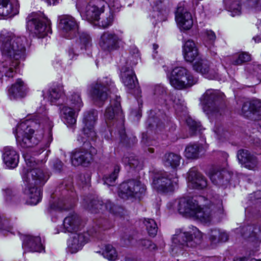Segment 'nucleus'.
Segmentation results:
<instances>
[{"mask_svg": "<svg viewBox=\"0 0 261 261\" xmlns=\"http://www.w3.org/2000/svg\"><path fill=\"white\" fill-rule=\"evenodd\" d=\"M24 37L16 36L10 33H2L0 36V49L2 59L0 61V80L5 75L13 77L19 65V60L25 51Z\"/></svg>", "mask_w": 261, "mask_h": 261, "instance_id": "obj_1", "label": "nucleus"}, {"mask_svg": "<svg viewBox=\"0 0 261 261\" xmlns=\"http://www.w3.org/2000/svg\"><path fill=\"white\" fill-rule=\"evenodd\" d=\"M24 160L27 165V168L24 169L22 174L25 185L24 193L28 197L27 202L29 204L36 205L41 199V190L37 186L44 184L49 178V174L40 168L34 157L26 155Z\"/></svg>", "mask_w": 261, "mask_h": 261, "instance_id": "obj_2", "label": "nucleus"}, {"mask_svg": "<svg viewBox=\"0 0 261 261\" xmlns=\"http://www.w3.org/2000/svg\"><path fill=\"white\" fill-rule=\"evenodd\" d=\"M203 111L211 119H219L224 114V95L219 90H207L200 97Z\"/></svg>", "mask_w": 261, "mask_h": 261, "instance_id": "obj_3", "label": "nucleus"}, {"mask_svg": "<svg viewBox=\"0 0 261 261\" xmlns=\"http://www.w3.org/2000/svg\"><path fill=\"white\" fill-rule=\"evenodd\" d=\"M178 210L180 214L199 220L204 223L212 219L210 207L205 206L201 208L197 200L190 197H183L179 199Z\"/></svg>", "mask_w": 261, "mask_h": 261, "instance_id": "obj_4", "label": "nucleus"}, {"mask_svg": "<svg viewBox=\"0 0 261 261\" xmlns=\"http://www.w3.org/2000/svg\"><path fill=\"white\" fill-rule=\"evenodd\" d=\"M28 120L19 123L16 127L15 137L17 143L22 147H31L38 145L43 138L41 130L35 132L32 127H35L36 123Z\"/></svg>", "mask_w": 261, "mask_h": 261, "instance_id": "obj_5", "label": "nucleus"}, {"mask_svg": "<svg viewBox=\"0 0 261 261\" xmlns=\"http://www.w3.org/2000/svg\"><path fill=\"white\" fill-rule=\"evenodd\" d=\"M171 85L177 89H182L196 84L198 79L194 77L186 68L176 67L169 77Z\"/></svg>", "mask_w": 261, "mask_h": 261, "instance_id": "obj_6", "label": "nucleus"}, {"mask_svg": "<svg viewBox=\"0 0 261 261\" xmlns=\"http://www.w3.org/2000/svg\"><path fill=\"white\" fill-rule=\"evenodd\" d=\"M27 28L30 33L38 38H43L51 33L50 21L47 18H41L35 13L28 17Z\"/></svg>", "mask_w": 261, "mask_h": 261, "instance_id": "obj_7", "label": "nucleus"}, {"mask_svg": "<svg viewBox=\"0 0 261 261\" xmlns=\"http://www.w3.org/2000/svg\"><path fill=\"white\" fill-rule=\"evenodd\" d=\"M145 186L139 180L132 179L122 182L119 186V195L122 198L135 197L140 198L145 194Z\"/></svg>", "mask_w": 261, "mask_h": 261, "instance_id": "obj_8", "label": "nucleus"}, {"mask_svg": "<svg viewBox=\"0 0 261 261\" xmlns=\"http://www.w3.org/2000/svg\"><path fill=\"white\" fill-rule=\"evenodd\" d=\"M202 238V233L195 227H193L190 232L182 231L177 229L172 238L173 243L177 245L194 246L192 242L195 244L200 243Z\"/></svg>", "mask_w": 261, "mask_h": 261, "instance_id": "obj_9", "label": "nucleus"}, {"mask_svg": "<svg viewBox=\"0 0 261 261\" xmlns=\"http://www.w3.org/2000/svg\"><path fill=\"white\" fill-rule=\"evenodd\" d=\"M178 181L176 173L174 175H171L165 172H161L154 176L152 186L157 191L167 192L173 191L177 186Z\"/></svg>", "mask_w": 261, "mask_h": 261, "instance_id": "obj_10", "label": "nucleus"}, {"mask_svg": "<svg viewBox=\"0 0 261 261\" xmlns=\"http://www.w3.org/2000/svg\"><path fill=\"white\" fill-rule=\"evenodd\" d=\"M112 85L111 80L108 77L99 79L93 83L90 86V92L94 100L96 102L106 100Z\"/></svg>", "mask_w": 261, "mask_h": 261, "instance_id": "obj_11", "label": "nucleus"}, {"mask_svg": "<svg viewBox=\"0 0 261 261\" xmlns=\"http://www.w3.org/2000/svg\"><path fill=\"white\" fill-rule=\"evenodd\" d=\"M123 43V38L121 35L110 31L103 32L98 41L101 48L109 52L118 49Z\"/></svg>", "mask_w": 261, "mask_h": 261, "instance_id": "obj_12", "label": "nucleus"}, {"mask_svg": "<svg viewBox=\"0 0 261 261\" xmlns=\"http://www.w3.org/2000/svg\"><path fill=\"white\" fill-rule=\"evenodd\" d=\"M106 4L103 0H93L81 8V15L89 21L98 20Z\"/></svg>", "mask_w": 261, "mask_h": 261, "instance_id": "obj_13", "label": "nucleus"}, {"mask_svg": "<svg viewBox=\"0 0 261 261\" xmlns=\"http://www.w3.org/2000/svg\"><path fill=\"white\" fill-rule=\"evenodd\" d=\"M193 68L207 79L214 80L218 77L217 68L206 60L200 58L193 64Z\"/></svg>", "mask_w": 261, "mask_h": 261, "instance_id": "obj_14", "label": "nucleus"}, {"mask_svg": "<svg viewBox=\"0 0 261 261\" xmlns=\"http://www.w3.org/2000/svg\"><path fill=\"white\" fill-rule=\"evenodd\" d=\"M175 19L180 28L184 30L190 29L193 24L191 14L185 9V3L181 2L177 6Z\"/></svg>", "mask_w": 261, "mask_h": 261, "instance_id": "obj_15", "label": "nucleus"}, {"mask_svg": "<svg viewBox=\"0 0 261 261\" xmlns=\"http://www.w3.org/2000/svg\"><path fill=\"white\" fill-rule=\"evenodd\" d=\"M88 207L92 213H102L105 210H108L110 213L118 216H121V213L123 211L121 207L114 205L110 201L104 203L102 201L97 199L92 200Z\"/></svg>", "mask_w": 261, "mask_h": 261, "instance_id": "obj_16", "label": "nucleus"}, {"mask_svg": "<svg viewBox=\"0 0 261 261\" xmlns=\"http://www.w3.org/2000/svg\"><path fill=\"white\" fill-rule=\"evenodd\" d=\"M95 153L96 150L92 147H90L89 151L84 148L76 149L73 152L71 157L72 164L74 166H86L90 163L92 160L93 154Z\"/></svg>", "mask_w": 261, "mask_h": 261, "instance_id": "obj_17", "label": "nucleus"}, {"mask_svg": "<svg viewBox=\"0 0 261 261\" xmlns=\"http://www.w3.org/2000/svg\"><path fill=\"white\" fill-rule=\"evenodd\" d=\"M59 26L63 32L67 33L66 38L71 39L79 30V24L74 17L69 15L60 17Z\"/></svg>", "mask_w": 261, "mask_h": 261, "instance_id": "obj_18", "label": "nucleus"}, {"mask_svg": "<svg viewBox=\"0 0 261 261\" xmlns=\"http://www.w3.org/2000/svg\"><path fill=\"white\" fill-rule=\"evenodd\" d=\"M91 45V38L90 35L84 32L80 33L79 39L69 49L68 54L70 58L73 59L74 56H77L81 51L89 48Z\"/></svg>", "mask_w": 261, "mask_h": 261, "instance_id": "obj_19", "label": "nucleus"}, {"mask_svg": "<svg viewBox=\"0 0 261 261\" xmlns=\"http://www.w3.org/2000/svg\"><path fill=\"white\" fill-rule=\"evenodd\" d=\"M90 236L88 232L74 233L68 241V248L69 251L71 253H75L81 250L89 241Z\"/></svg>", "mask_w": 261, "mask_h": 261, "instance_id": "obj_20", "label": "nucleus"}, {"mask_svg": "<svg viewBox=\"0 0 261 261\" xmlns=\"http://www.w3.org/2000/svg\"><path fill=\"white\" fill-rule=\"evenodd\" d=\"M97 117V113L96 111L94 110L85 113L84 116L83 122L84 126L82 133L86 137L90 139H94L96 137L94 126Z\"/></svg>", "mask_w": 261, "mask_h": 261, "instance_id": "obj_21", "label": "nucleus"}, {"mask_svg": "<svg viewBox=\"0 0 261 261\" xmlns=\"http://www.w3.org/2000/svg\"><path fill=\"white\" fill-rule=\"evenodd\" d=\"M242 115L255 120L261 119V101L253 100L245 102L242 108Z\"/></svg>", "mask_w": 261, "mask_h": 261, "instance_id": "obj_22", "label": "nucleus"}, {"mask_svg": "<svg viewBox=\"0 0 261 261\" xmlns=\"http://www.w3.org/2000/svg\"><path fill=\"white\" fill-rule=\"evenodd\" d=\"M188 187L192 189H203L207 186L205 177L195 168L191 169L188 172Z\"/></svg>", "mask_w": 261, "mask_h": 261, "instance_id": "obj_23", "label": "nucleus"}, {"mask_svg": "<svg viewBox=\"0 0 261 261\" xmlns=\"http://www.w3.org/2000/svg\"><path fill=\"white\" fill-rule=\"evenodd\" d=\"M82 228V225L80 218L77 214H72L67 216L64 219L61 231L76 232Z\"/></svg>", "mask_w": 261, "mask_h": 261, "instance_id": "obj_24", "label": "nucleus"}, {"mask_svg": "<svg viewBox=\"0 0 261 261\" xmlns=\"http://www.w3.org/2000/svg\"><path fill=\"white\" fill-rule=\"evenodd\" d=\"M237 157L239 162L250 170H254L258 165V160L256 156L251 154L247 150H239Z\"/></svg>", "mask_w": 261, "mask_h": 261, "instance_id": "obj_25", "label": "nucleus"}, {"mask_svg": "<svg viewBox=\"0 0 261 261\" xmlns=\"http://www.w3.org/2000/svg\"><path fill=\"white\" fill-rule=\"evenodd\" d=\"M22 247L24 252H41L44 249L39 237L28 235L23 237Z\"/></svg>", "mask_w": 261, "mask_h": 261, "instance_id": "obj_26", "label": "nucleus"}, {"mask_svg": "<svg viewBox=\"0 0 261 261\" xmlns=\"http://www.w3.org/2000/svg\"><path fill=\"white\" fill-rule=\"evenodd\" d=\"M19 4L17 1L0 0V16L12 17L19 12Z\"/></svg>", "mask_w": 261, "mask_h": 261, "instance_id": "obj_27", "label": "nucleus"}, {"mask_svg": "<svg viewBox=\"0 0 261 261\" xmlns=\"http://www.w3.org/2000/svg\"><path fill=\"white\" fill-rule=\"evenodd\" d=\"M182 54L187 62H193L200 58L197 47L192 40L186 41L182 46Z\"/></svg>", "mask_w": 261, "mask_h": 261, "instance_id": "obj_28", "label": "nucleus"}, {"mask_svg": "<svg viewBox=\"0 0 261 261\" xmlns=\"http://www.w3.org/2000/svg\"><path fill=\"white\" fill-rule=\"evenodd\" d=\"M120 75L122 83L128 89H133L136 87L138 81L133 69L122 67Z\"/></svg>", "mask_w": 261, "mask_h": 261, "instance_id": "obj_29", "label": "nucleus"}, {"mask_svg": "<svg viewBox=\"0 0 261 261\" xmlns=\"http://www.w3.org/2000/svg\"><path fill=\"white\" fill-rule=\"evenodd\" d=\"M3 161L9 168H15L19 162L18 153L11 147H6L4 149Z\"/></svg>", "mask_w": 261, "mask_h": 261, "instance_id": "obj_30", "label": "nucleus"}, {"mask_svg": "<svg viewBox=\"0 0 261 261\" xmlns=\"http://www.w3.org/2000/svg\"><path fill=\"white\" fill-rule=\"evenodd\" d=\"M110 107L107 108L105 114L106 120H112L115 117L123 118L120 101L118 100H111Z\"/></svg>", "mask_w": 261, "mask_h": 261, "instance_id": "obj_31", "label": "nucleus"}, {"mask_svg": "<svg viewBox=\"0 0 261 261\" xmlns=\"http://www.w3.org/2000/svg\"><path fill=\"white\" fill-rule=\"evenodd\" d=\"M79 112L75 109L68 106H64L61 110V115L64 122L70 126L76 123Z\"/></svg>", "mask_w": 261, "mask_h": 261, "instance_id": "obj_32", "label": "nucleus"}, {"mask_svg": "<svg viewBox=\"0 0 261 261\" xmlns=\"http://www.w3.org/2000/svg\"><path fill=\"white\" fill-rule=\"evenodd\" d=\"M26 86L21 79H18L9 89V95L11 99L23 97L26 92Z\"/></svg>", "mask_w": 261, "mask_h": 261, "instance_id": "obj_33", "label": "nucleus"}, {"mask_svg": "<svg viewBox=\"0 0 261 261\" xmlns=\"http://www.w3.org/2000/svg\"><path fill=\"white\" fill-rule=\"evenodd\" d=\"M181 159V157L179 154L170 152L164 155L163 162L165 166L174 169L179 166Z\"/></svg>", "mask_w": 261, "mask_h": 261, "instance_id": "obj_34", "label": "nucleus"}, {"mask_svg": "<svg viewBox=\"0 0 261 261\" xmlns=\"http://www.w3.org/2000/svg\"><path fill=\"white\" fill-rule=\"evenodd\" d=\"M228 173L224 170L219 171L213 169L210 173V177L212 181L215 185L223 186L228 182L227 179H224Z\"/></svg>", "mask_w": 261, "mask_h": 261, "instance_id": "obj_35", "label": "nucleus"}, {"mask_svg": "<svg viewBox=\"0 0 261 261\" xmlns=\"http://www.w3.org/2000/svg\"><path fill=\"white\" fill-rule=\"evenodd\" d=\"M228 238V234L219 229H214L209 233V239L212 243L216 244L220 242H226Z\"/></svg>", "mask_w": 261, "mask_h": 261, "instance_id": "obj_36", "label": "nucleus"}, {"mask_svg": "<svg viewBox=\"0 0 261 261\" xmlns=\"http://www.w3.org/2000/svg\"><path fill=\"white\" fill-rule=\"evenodd\" d=\"M140 59V56L138 49L135 46L130 48L129 55L125 61V65L122 67H129L132 69L134 66L137 65Z\"/></svg>", "mask_w": 261, "mask_h": 261, "instance_id": "obj_37", "label": "nucleus"}, {"mask_svg": "<svg viewBox=\"0 0 261 261\" xmlns=\"http://www.w3.org/2000/svg\"><path fill=\"white\" fill-rule=\"evenodd\" d=\"M120 170V166L118 164H115L111 173L103 176L104 184L109 186H114L116 180L117 179Z\"/></svg>", "mask_w": 261, "mask_h": 261, "instance_id": "obj_38", "label": "nucleus"}, {"mask_svg": "<svg viewBox=\"0 0 261 261\" xmlns=\"http://www.w3.org/2000/svg\"><path fill=\"white\" fill-rule=\"evenodd\" d=\"M101 254L105 258L110 261H116L118 259V253L116 249L110 244L105 246Z\"/></svg>", "mask_w": 261, "mask_h": 261, "instance_id": "obj_39", "label": "nucleus"}, {"mask_svg": "<svg viewBox=\"0 0 261 261\" xmlns=\"http://www.w3.org/2000/svg\"><path fill=\"white\" fill-rule=\"evenodd\" d=\"M199 154V146L197 144H189L185 150V155L188 159H197Z\"/></svg>", "mask_w": 261, "mask_h": 261, "instance_id": "obj_40", "label": "nucleus"}, {"mask_svg": "<svg viewBox=\"0 0 261 261\" xmlns=\"http://www.w3.org/2000/svg\"><path fill=\"white\" fill-rule=\"evenodd\" d=\"M39 125L46 126L48 128V140L46 143V146H48L50 143L52 141V136L51 134V122L49 120L47 117L45 115H40L38 119Z\"/></svg>", "mask_w": 261, "mask_h": 261, "instance_id": "obj_41", "label": "nucleus"}, {"mask_svg": "<svg viewBox=\"0 0 261 261\" xmlns=\"http://www.w3.org/2000/svg\"><path fill=\"white\" fill-rule=\"evenodd\" d=\"M69 101L72 108L75 109L77 112H79L83 106L81 95L79 93L73 92L69 98Z\"/></svg>", "mask_w": 261, "mask_h": 261, "instance_id": "obj_42", "label": "nucleus"}, {"mask_svg": "<svg viewBox=\"0 0 261 261\" xmlns=\"http://www.w3.org/2000/svg\"><path fill=\"white\" fill-rule=\"evenodd\" d=\"M122 161L125 165H129L131 168H136L141 166V162L138 158L133 154L124 155Z\"/></svg>", "mask_w": 261, "mask_h": 261, "instance_id": "obj_43", "label": "nucleus"}, {"mask_svg": "<svg viewBox=\"0 0 261 261\" xmlns=\"http://www.w3.org/2000/svg\"><path fill=\"white\" fill-rule=\"evenodd\" d=\"M64 90L61 86H57L50 88L48 91L49 98L53 102L59 99L63 94Z\"/></svg>", "mask_w": 261, "mask_h": 261, "instance_id": "obj_44", "label": "nucleus"}, {"mask_svg": "<svg viewBox=\"0 0 261 261\" xmlns=\"http://www.w3.org/2000/svg\"><path fill=\"white\" fill-rule=\"evenodd\" d=\"M144 223L149 236L154 237L158 231L156 223L154 220L151 219H145Z\"/></svg>", "mask_w": 261, "mask_h": 261, "instance_id": "obj_45", "label": "nucleus"}, {"mask_svg": "<svg viewBox=\"0 0 261 261\" xmlns=\"http://www.w3.org/2000/svg\"><path fill=\"white\" fill-rule=\"evenodd\" d=\"M187 124L189 126L192 134H195L197 132L201 130V126L199 122L193 119L191 117H188L186 120Z\"/></svg>", "mask_w": 261, "mask_h": 261, "instance_id": "obj_46", "label": "nucleus"}, {"mask_svg": "<svg viewBox=\"0 0 261 261\" xmlns=\"http://www.w3.org/2000/svg\"><path fill=\"white\" fill-rule=\"evenodd\" d=\"M251 60L250 55L247 53L240 54L237 58L232 61V64L234 65H239L242 63L249 61Z\"/></svg>", "mask_w": 261, "mask_h": 261, "instance_id": "obj_47", "label": "nucleus"}, {"mask_svg": "<svg viewBox=\"0 0 261 261\" xmlns=\"http://www.w3.org/2000/svg\"><path fill=\"white\" fill-rule=\"evenodd\" d=\"M137 246L141 247L142 249H147L150 250H154L156 248V245L151 241L146 239H141L137 241Z\"/></svg>", "mask_w": 261, "mask_h": 261, "instance_id": "obj_48", "label": "nucleus"}, {"mask_svg": "<svg viewBox=\"0 0 261 261\" xmlns=\"http://www.w3.org/2000/svg\"><path fill=\"white\" fill-rule=\"evenodd\" d=\"M229 11L232 16L239 15L241 12V7L239 1L233 2L229 7Z\"/></svg>", "mask_w": 261, "mask_h": 261, "instance_id": "obj_49", "label": "nucleus"}, {"mask_svg": "<svg viewBox=\"0 0 261 261\" xmlns=\"http://www.w3.org/2000/svg\"><path fill=\"white\" fill-rule=\"evenodd\" d=\"M50 213L53 211L67 210L69 208L66 206L65 201L63 200H59L56 204L54 203L50 205Z\"/></svg>", "mask_w": 261, "mask_h": 261, "instance_id": "obj_50", "label": "nucleus"}, {"mask_svg": "<svg viewBox=\"0 0 261 261\" xmlns=\"http://www.w3.org/2000/svg\"><path fill=\"white\" fill-rule=\"evenodd\" d=\"M114 16L111 12L106 17L102 18L100 22V25L103 28H107L112 24Z\"/></svg>", "mask_w": 261, "mask_h": 261, "instance_id": "obj_51", "label": "nucleus"}, {"mask_svg": "<svg viewBox=\"0 0 261 261\" xmlns=\"http://www.w3.org/2000/svg\"><path fill=\"white\" fill-rule=\"evenodd\" d=\"M247 4L256 11L261 10V0H247Z\"/></svg>", "mask_w": 261, "mask_h": 261, "instance_id": "obj_52", "label": "nucleus"}, {"mask_svg": "<svg viewBox=\"0 0 261 261\" xmlns=\"http://www.w3.org/2000/svg\"><path fill=\"white\" fill-rule=\"evenodd\" d=\"M254 229L252 226H247L243 228L244 233L243 236L245 238H252L256 237V232H255Z\"/></svg>", "mask_w": 261, "mask_h": 261, "instance_id": "obj_53", "label": "nucleus"}, {"mask_svg": "<svg viewBox=\"0 0 261 261\" xmlns=\"http://www.w3.org/2000/svg\"><path fill=\"white\" fill-rule=\"evenodd\" d=\"M9 221L3 216H0V229L10 231V227L9 225Z\"/></svg>", "mask_w": 261, "mask_h": 261, "instance_id": "obj_54", "label": "nucleus"}, {"mask_svg": "<svg viewBox=\"0 0 261 261\" xmlns=\"http://www.w3.org/2000/svg\"><path fill=\"white\" fill-rule=\"evenodd\" d=\"M214 132L219 138H222L225 135L226 133V132L224 130L223 128L221 126H215L214 128Z\"/></svg>", "mask_w": 261, "mask_h": 261, "instance_id": "obj_55", "label": "nucleus"}, {"mask_svg": "<svg viewBox=\"0 0 261 261\" xmlns=\"http://www.w3.org/2000/svg\"><path fill=\"white\" fill-rule=\"evenodd\" d=\"M120 5L117 1H113L110 4L109 7L113 11H118L120 8Z\"/></svg>", "mask_w": 261, "mask_h": 261, "instance_id": "obj_56", "label": "nucleus"}, {"mask_svg": "<svg viewBox=\"0 0 261 261\" xmlns=\"http://www.w3.org/2000/svg\"><path fill=\"white\" fill-rule=\"evenodd\" d=\"M204 34L207 38L210 41H214L216 39V35L214 32L211 30H206Z\"/></svg>", "mask_w": 261, "mask_h": 261, "instance_id": "obj_57", "label": "nucleus"}, {"mask_svg": "<svg viewBox=\"0 0 261 261\" xmlns=\"http://www.w3.org/2000/svg\"><path fill=\"white\" fill-rule=\"evenodd\" d=\"M54 166L56 170L60 171L62 168L63 164L61 161L56 160L54 162Z\"/></svg>", "mask_w": 261, "mask_h": 261, "instance_id": "obj_58", "label": "nucleus"}, {"mask_svg": "<svg viewBox=\"0 0 261 261\" xmlns=\"http://www.w3.org/2000/svg\"><path fill=\"white\" fill-rule=\"evenodd\" d=\"M214 204L216 205V208H217L218 211H220V213H221L223 210L222 201L221 200H219L217 203Z\"/></svg>", "mask_w": 261, "mask_h": 261, "instance_id": "obj_59", "label": "nucleus"}, {"mask_svg": "<svg viewBox=\"0 0 261 261\" xmlns=\"http://www.w3.org/2000/svg\"><path fill=\"white\" fill-rule=\"evenodd\" d=\"M119 134L122 139H123L125 136V130L123 125H121L120 128L119 130Z\"/></svg>", "mask_w": 261, "mask_h": 261, "instance_id": "obj_60", "label": "nucleus"}, {"mask_svg": "<svg viewBox=\"0 0 261 261\" xmlns=\"http://www.w3.org/2000/svg\"><path fill=\"white\" fill-rule=\"evenodd\" d=\"M246 257L236 256L233 258V261H247Z\"/></svg>", "mask_w": 261, "mask_h": 261, "instance_id": "obj_61", "label": "nucleus"}, {"mask_svg": "<svg viewBox=\"0 0 261 261\" xmlns=\"http://www.w3.org/2000/svg\"><path fill=\"white\" fill-rule=\"evenodd\" d=\"M77 140L80 143H85L87 140L85 137L79 136L77 137Z\"/></svg>", "mask_w": 261, "mask_h": 261, "instance_id": "obj_62", "label": "nucleus"}, {"mask_svg": "<svg viewBox=\"0 0 261 261\" xmlns=\"http://www.w3.org/2000/svg\"><path fill=\"white\" fill-rule=\"evenodd\" d=\"M59 0H45L46 3L49 5H56L57 3H59Z\"/></svg>", "mask_w": 261, "mask_h": 261, "instance_id": "obj_63", "label": "nucleus"}, {"mask_svg": "<svg viewBox=\"0 0 261 261\" xmlns=\"http://www.w3.org/2000/svg\"><path fill=\"white\" fill-rule=\"evenodd\" d=\"M253 39L254 40L255 42H261V36H257L253 38Z\"/></svg>", "mask_w": 261, "mask_h": 261, "instance_id": "obj_64", "label": "nucleus"}]
</instances>
